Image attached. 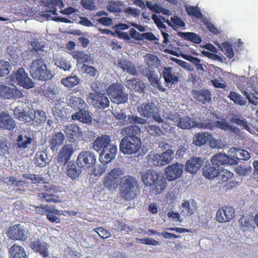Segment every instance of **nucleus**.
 I'll return each mask as SVG.
<instances>
[{"label": "nucleus", "instance_id": "e2e57ef3", "mask_svg": "<svg viewBox=\"0 0 258 258\" xmlns=\"http://www.w3.org/2000/svg\"><path fill=\"white\" fill-rule=\"evenodd\" d=\"M9 63L7 61L0 60V77H4L9 73Z\"/></svg>", "mask_w": 258, "mask_h": 258}, {"label": "nucleus", "instance_id": "dca6fc26", "mask_svg": "<svg viewBox=\"0 0 258 258\" xmlns=\"http://www.w3.org/2000/svg\"><path fill=\"white\" fill-rule=\"evenodd\" d=\"M64 133L68 141L75 143L82 136L81 128L77 124L69 123L64 126Z\"/></svg>", "mask_w": 258, "mask_h": 258}, {"label": "nucleus", "instance_id": "09e8293b", "mask_svg": "<svg viewBox=\"0 0 258 258\" xmlns=\"http://www.w3.org/2000/svg\"><path fill=\"white\" fill-rule=\"evenodd\" d=\"M79 79L75 76L63 78L61 81V83L68 88H73L79 84Z\"/></svg>", "mask_w": 258, "mask_h": 258}, {"label": "nucleus", "instance_id": "c756f323", "mask_svg": "<svg viewBox=\"0 0 258 258\" xmlns=\"http://www.w3.org/2000/svg\"><path fill=\"white\" fill-rule=\"evenodd\" d=\"M126 87L131 91L140 93H144L145 85L139 78H134L125 82Z\"/></svg>", "mask_w": 258, "mask_h": 258}, {"label": "nucleus", "instance_id": "6e6d98bb", "mask_svg": "<svg viewBox=\"0 0 258 258\" xmlns=\"http://www.w3.org/2000/svg\"><path fill=\"white\" fill-rule=\"evenodd\" d=\"M8 142L4 139H0V156H6L10 153Z\"/></svg>", "mask_w": 258, "mask_h": 258}, {"label": "nucleus", "instance_id": "1a4fd4ad", "mask_svg": "<svg viewBox=\"0 0 258 258\" xmlns=\"http://www.w3.org/2000/svg\"><path fill=\"white\" fill-rule=\"evenodd\" d=\"M142 144L141 140L122 138L119 144V150L124 155H132L139 151Z\"/></svg>", "mask_w": 258, "mask_h": 258}, {"label": "nucleus", "instance_id": "39448f33", "mask_svg": "<svg viewBox=\"0 0 258 258\" xmlns=\"http://www.w3.org/2000/svg\"><path fill=\"white\" fill-rule=\"evenodd\" d=\"M123 174L121 169L115 168L111 169L104 177L102 181L104 188L109 191H113L118 185L120 176Z\"/></svg>", "mask_w": 258, "mask_h": 258}, {"label": "nucleus", "instance_id": "79ce46f5", "mask_svg": "<svg viewBox=\"0 0 258 258\" xmlns=\"http://www.w3.org/2000/svg\"><path fill=\"white\" fill-rule=\"evenodd\" d=\"M195 125V121L188 116L180 117L177 123V126L182 129H190Z\"/></svg>", "mask_w": 258, "mask_h": 258}, {"label": "nucleus", "instance_id": "5701e85b", "mask_svg": "<svg viewBox=\"0 0 258 258\" xmlns=\"http://www.w3.org/2000/svg\"><path fill=\"white\" fill-rule=\"evenodd\" d=\"M191 95L197 101L206 104L211 101V94L209 90L203 89L201 90H193Z\"/></svg>", "mask_w": 258, "mask_h": 258}, {"label": "nucleus", "instance_id": "a18cd8bd", "mask_svg": "<svg viewBox=\"0 0 258 258\" xmlns=\"http://www.w3.org/2000/svg\"><path fill=\"white\" fill-rule=\"evenodd\" d=\"M221 50L224 52V54L229 58H232L234 56V51L232 45L228 41L222 43L218 46Z\"/></svg>", "mask_w": 258, "mask_h": 258}, {"label": "nucleus", "instance_id": "0eeeda50", "mask_svg": "<svg viewBox=\"0 0 258 258\" xmlns=\"http://www.w3.org/2000/svg\"><path fill=\"white\" fill-rule=\"evenodd\" d=\"M10 78L12 81L17 83L19 86L27 89L32 88L35 86V83L28 77L23 68H20L17 71L13 72Z\"/></svg>", "mask_w": 258, "mask_h": 258}, {"label": "nucleus", "instance_id": "423d86ee", "mask_svg": "<svg viewBox=\"0 0 258 258\" xmlns=\"http://www.w3.org/2000/svg\"><path fill=\"white\" fill-rule=\"evenodd\" d=\"M138 111L140 115L144 117H152L159 123L163 122V120L157 112V107L152 102L142 103L138 107Z\"/></svg>", "mask_w": 258, "mask_h": 258}, {"label": "nucleus", "instance_id": "ea45409f", "mask_svg": "<svg viewBox=\"0 0 258 258\" xmlns=\"http://www.w3.org/2000/svg\"><path fill=\"white\" fill-rule=\"evenodd\" d=\"M48 160L47 155L45 152H37L35 155V163L40 167L45 166L48 163Z\"/></svg>", "mask_w": 258, "mask_h": 258}, {"label": "nucleus", "instance_id": "a19ab883", "mask_svg": "<svg viewBox=\"0 0 258 258\" xmlns=\"http://www.w3.org/2000/svg\"><path fill=\"white\" fill-rule=\"evenodd\" d=\"M229 156L225 154L219 153L214 155L211 159L212 163L217 166L228 164Z\"/></svg>", "mask_w": 258, "mask_h": 258}, {"label": "nucleus", "instance_id": "6ab92c4d", "mask_svg": "<svg viewBox=\"0 0 258 258\" xmlns=\"http://www.w3.org/2000/svg\"><path fill=\"white\" fill-rule=\"evenodd\" d=\"M0 96L7 99H17L23 97V92L16 88L0 85Z\"/></svg>", "mask_w": 258, "mask_h": 258}, {"label": "nucleus", "instance_id": "f257e3e1", "mask_svg": "<svg viewBox=\"0 0 258 258\" xmlns=\"http://www.w3.org/2000/svg\"><path fill=\"white\" fill-rule=\"evenodd\" d=\"M141 177L144 185L150 187L156 194L162 192L166 187V178L154 169L142 172Z\"/></svg>", "mask_w": 258, "mask_h": 258}, {"label": "nucleus", "instance_id": "7ed1b4c3", "mask_svg": "<svg viewBox=\"0 0 258 258\" xmlns=\"http://www.w3.org/2000/svg\"><path fill=\"white\" fill-rule=\"evenodd\" d=\"M29 72L31 76L38 81H46L50 80L52 76L44 60L40 58L32 60L30 66Z\"/></svg>", "mask_w": 258, "mask_h": 258}, {"label": "nucleus", "instance_id": "aec40b11", "mask_svg": "<svg viewBox=\"0 0 258 258\" xmlns=\"http://www.w3.org/2000/svg\"><path fill=\"white\" fill-rule=\"evenodd\" d=\"M44 6L49 9L48 11H45L46 13L42 16L47 19L51 17L50 14L56 15L57 7L61 8L63 6V2L60 0H46L43 2Z\"/></svg>", "mask_w": 258, "mask_h": 258}, {"label": "nucleus", "instance_id": "4468645a", "mask_svg": "<svg viewBox=\"0 0 258 258\" xmlns=\"http://www.w3.org/2000/svg\"><path fill=\"white\" fill-rule=\"evenodd\" d=\"M183 165L179 162L171 164L165 169V175L169 181H172L179 178L182 174Z\"/></svg>", "mask_w": 258, "mask_h": 258}, {"label": "nucleus", "instance_id": "bb28decb", "mask_svg": "<svg viewBox=\"0 0 258 258\" xmlns=\"http://www.w3.org/2000/svg\"><path fill=\"white\" fill-rule=\"evenodd\" d=\"M86 108H83L78 112L72 115V119L73 120H79L84 123H91L92 121V113Z\"/></svg>", "mask_w": 258, "mask_h": 258}, {"label": "nucleus", "instance_id": "ddd939ff", "mask_svg": "<svg viewBox=\"0 0 258 258\" xmlns=\"http://www.w3.org/2000/svg\"><path fill=\"white\" fill-rule=\"evenodd\" d=\"M174 152L168 149L161 154H156L150 156L152 164L155 166H164L170 163L173 159Z\"/></svg>", "mask_w": 258, "mask_h": 258}, {"label": "nucleus", "instance_id": "9d476101", "mask_svg": "<svg viewBox=\"0 0 258 258\" xmlns=\"http://www.w3.org/2000/svg\"><path fill=\"white\" fill-rule=\"evenodd\" d=\"M7 236L14 241H24L28 237V230L20 224H15L8 229Z\"/></svg>", "mask_w": 258, "mask_h": 258}, {"label": "nucleus", "instance_id": "9b49d317", "mask_svg": "<svg viewBox=\"0 0 258 258\" xmlns=\"http://www.w3.org/2000/svg\"><path fill=\"white\" fill-rule=\"evenodd\" d=\"M96 161V159L94 153L90 151H85L80 152L76 162L80 168L88 169L93 167Z\"/></svg>", "mask_w": 258, "mask_h": 258}, {"label": "nucleus", "instance_id": "f3484780", "mask_svg": "<svg viewBox=\"0 0 258 258\" xmlns=\"http://www.w3.org/2000/svg\"><path fill=\"white\" fill-rule=\"evenodd\" d=\"M13 113L16 118L25 122H30L35 117L34 111L29 107L22 108L18 106L14 109Z\"/></svg>", "mask_w": 258, "mask_h": 258}, {"label": "nucleus", "instance_id": "2eb2a0df", "mask_svg": "<svg viewBox=\"0 0 258 258\" xmlns=\"http://www.w3.org/2000/svg\"><path fill=\"white\" fill-rule=\"evenodd\" d=\"M111 140L109 136L102 135L98 137L93 143V149L97 151L101 152V155L102 156L104 152L108 151L110 146L113 145L110 144Z\"/></svg>", "mask_w": 258, "mask_h": 258}, {"label": "nucleus", "instance_id": "8fccbe9b", "mask_svg": "<svg viewBox=\"0 0 258 258\" xmlns=\"http://www.w3.org/2000/svg\"><path fill=\"white\" fill-rule=\"evenodd\" d=\"M55 193L46 194V193H39L38 197L44 200L47 202H53L59 203L61 202L59 197L55 195Z\"/></svg>", "mask_w": 258, "mask_h": 258}, {"label": "nucleus", "instance_id": "cd10ccee", "mask_svg": "<svg viewBox=\"0 0 258 258\" xmlns=\"http://www.w3.org/2000/svg\"><path fill=\"white\" fill-rule=\"evenodd\" d=\"M47 244L45 243H42L39 240L31 241L30 244V248L34 251L39 252L43 258H47L48 256V251Z\"/></svg>", "mask_w": 258, "mask_h": 258}, {"label": "nucleus", "instance_id": "412c9836", "mask_svg": "<svg viewBox=\"0 0 258 258\" xmlns=\"http://www.w3.org/2000/svg\"><path fill=\"white\" fill-rule=\"evenodd\" d=\"M123 135L122 138L135 140H141V130L140 127L136 125H130L124 127L122 130Z\"/></svg>", "mask_w": 258, "mask_h": 258}, {"label": "nucleus", "instance_id": "b1692460", "mask_svg": "<svg viewBox=\"0 0 258 258\" xmlns=\"http://www.w3.org/2000/svg\"><path fill=\"white\" fill-rule=\"evenodd\" d=\"M204 163L201 157H191L185 164V170L192 174H196Z\"/></svg>", "mask_w": 258, "mask_h": 258}, {"label": "nucleus", "instance_id": "a878e982", "mask_svg": "<svg viewBox=\"0 0 258 258\" xmlns=\"http://www.w3.org/2000/svg\"><path fill=\"white\" fill-rule=\"evenodd\" d=\"M64 139V135L61 132L52 134L48 141L51 150L53 152L56 151L58 147L62 144Z\"/></svg>", "mask_w": 258, "mask_h": 258}, {"label": "nucleus", "instance_id": "680f3d73", "mask_svg": "<svg viewBox=\"0 0 258 258\" xmlns=\"http://www.w3.org/2000/svg\"><path fill=\"white\" fill-rule=\"evenodd\" d=\"M231 122L240 126L241 127L249 131L250 130V126L248 125L247 121L245 119H240L239 118H233L231 119Z\"/></svg>", "mask_w": 258, "mask_h": 258}, {"label": "nucleus", "instance_id": "20e7f679", "mask_svg": "<svg viewBox=\"0 0 258 258\" xmlns=\"http://www.w3.org/2000/svg\"><path fill=\"white\" fill-rule=\"evenodd\" d=\"M107 92L114 103L119 104L127 101L128 94L124 92V87L120 83H112L107 88Z\"/></svg>", "mask_w": 258, "mask_h": 258}, {"label": "nucleus", "instance_id": "c9c22d12", "mask_svg": "<svg viewBox=\"0 0 258 258\" xmlns=\"http://www.w3.org/2000/svg\"><path fill=\"white\" fill-rule=\"evenodd\" d=\"M119 67L124 71L132 75L137 74V70L135 66L131 61L125 59H120L118 62Z\"/></svg>", "mask_w": 258, "mask_h": 258}, {"label": "nucleus", "instance_id": "774afa93", "mask_svg": "<svg viewBox=\"0 0 258 258\" xmlns=\"http://www.w3.org/2000/svg\"><path fill=\"white\" fill-rule=\"evenodd\" d=\"M42 189L44 191L42 193L51 194L58 192V187L53 184L44 185L42 186Z\"/></svg>", "mask_w": 258, "mask_h": 258}, {"label": "nucleus", "instance_id": "5fc2aeb1", "mask_svg": "<svg viewBox=\"0 0 258 258\" xmlns=\"http://www.w3.org/2000/svg\"><path fill=\"white\" fill-rule=\"evenodd\" d=\"M218 176L220 181V183H222L231 179L233 176V174L227 170H223L219 172Z\"/></svg>", "mask_w": 258, "mask_h": 258}, {"label": "nucleus", "instance_id": "3c124183", "mask_svg": "<svg viewBox=\"0 0 258 258\" xmlns=\"http://www.w3.org/2000/svg\"><path fill=\"white\" fill-rule=\"evenodd\" d=\"M228 97L233 101L235 104L239 105L242 106L245 104V101L243 100L242 96L235 92L231 91L228 96Z\"/></svg>", "mask_w": 258, "mask_h": 258}, {"label": "nucleus", "instance_id": "6e6552de", "mask_svg": "<svg viewBox=\"0 0 258 258\" xmlns=\"http://www.w3.org/2000/svg\"><path fill=\"white\" fill-rule=\"evenodd\" d=\"M87 101L94 108L104 109L109 106L110 101L105 94L101 93H89Z\"/></svg>", "mask_w": 258, "mask_h": 258}, {"label": "nucleus", "instance_id": "c03bdc74", "mask_svg": "<svg viewBox=\"0 0 258 258\" xmlns=\"http://www.w3.org/2000/svg\"><path fill=\"white\" fill-rule=\"evenodd\" d=\"M204 176L208 179H213L218 176L219 169L211 166H205L203 170Z\"/></svg>", "mask_w": 258, "mask_h": 258}, {"label": "nucleus", "instance_id": "f704fd0d", "mask_svg": "<svg viewBox=\"0 0 258 258\" xmlns=\"http://www.w3.org/2000/svg\"><path fill=\"white\" fill-rule=\"evenodd\" d=\"M68 103L74 109L79 111L87 107V105L83 99L76 96H71L68 99Z\"/></svg>", "mask_w": 258, "mask_h": 258}, {"label": "nucleus", "instance_id": "f8f14e48", "mask_svg": "<svg viewBox=\"0 0 258 258\" xmlns=\"http://www.w3.org/2000/svg\"><path fill=\"white\" fill-rule=\"evenodd\" d=\"M235 209L231 206H224L218 209L216 212L215 220L219 223L229 222L235 217Z\"/></svg>", "mask_w": 258, "mask_h": 258}, {"label": "nucleus", "instance_id": "603ef678", "mask_svg": "<svg viewBox=\"0 0 258 258\" xmlns=\"http://www.w3.org/2000/svg\"><path fill=\"white\" fill-rule=\"evenodd\" d=\"M146 122V119L139 117L136 114L129 115L127 116V123L145 124Z\"/></svg>", "mask_w": 258, "mask_h": 258}, {"label": "nucleus", "instance_id": "473e14b6", "mask_svg": "<svg viewBox=\"0 0 258 258\" xmlns=\"http://www.w3.org/2000/svg\"><path fill=\"white\" fill-rule=\"evenodd\" d=\"M212 137L211 133L202 132L196 134L193 137L192 143L197 146L205 145Z\"/></svg>", "mask_w": 258, "mask_h": 258}, {"label": "nucleus", "instance_id": "37998d69", "mask_svg": "<svg viewBox=\"0 0 258 258\" xmlns=\"http://www.w3.org/2000/svg\"><path fill=\"white\" fill-rule=\"evenodd\" d=\"M72 56L76 60L77 63L83 64L90 61V57L83 51H75L73 52Z\"/></svg>", "mask_w": 258, "mask_h": 258}, {"label": "nucleus", "instance_id": "c85d7f7f", "mask_svg": "<svg viewBox=\"0 0 258 258\" xmlns=\"http://www.w3.org/2000/svg\"><path fill=\"white\" fill-rule=\"evenodd\" d=\"M30 44L31 46L30 51L36 56L40 57L46 52L45 43L40 42L38 39L31 41Z\"/></svg>", "mask_w": 258, "mask_h": 258}, {"label": "nucleus", "instance_id": "0e129e2a", "mask_svg": "<svg viewBox=\"0 0 258 258\" xmlns=\"http://www.w3.org/2000/svg\"><path fill=\"white\" fill-rule=\"evenodd\" d=\"M4 182L8 185H15L16 186H21L25 183V181L22 180L17 181L13 176L8 177L4 179Z\"/></svg>", "mask_w": 258, "mask_h": 258}, {"label": "nucleus", "instance_id": "393cba45", "mask_svg": "<svg viewBox=\"0 0 258 258\" xmlns=\"http://www.w3.org/2000/svg\"><path fill=\"white\" fill-rule=\"evenodd\" d=\"M162 76L167 85H175L179 81V75L174 72L171 67H165Z\"/></svg>", "mask_w": 258, "mask_h": 258}, {"label": "nucleus", "instance_id": "052dcab7", "mask_svg": "<svg viewBox=\"0 0 258 258\" xmlns=\"http://www.w3.org/2000/svg\"><path fill=\"white\" fill-rule=\"evenodd\" d=\"M147 131L149 134L155 137L160 136L163 133L159 126L155 125H148Z\"/></svg>", "mask_w": 258, "mask_h": 258}, {"label": "nucleus", "instance_id": "de8ad7c7", "mask_svg": "<svg viewBox=\"0 0 258 258\" xmlns=\"http://www.w3.org/2000/svg\"><path fill=\"white\" fill-rule=\"evenodd\" d=\"M146 65L153 68H157L160 65V60L156 55L152 54L146 55Z\"/></svg>", "mask_w": 258, "mask_h": 258}, {"label": "nucleus", "instance_id": "13d9d810", "mask_svg": "<svg viewBox=\"0 0 258 258\" xmlns=\"http://www.w3.org/2000/svg\"><path fill=\"white\" fill-rule=\"evenodd\" d=\"M197 126L199 128L207 129L212 131L215 128V121L212 119L208 121L204 120L201 122L198 123Z\"/></svg>", "mask_w": 258, "mask_h": 258}, {"label": "nucleus", "instance_id": "f03ea898", "mask_svg": "<svg viewBox=\"0 0 258 258\" xmlns=\"http://www.w3.org/2000/svg\"><path fill=\"white\" fill-rule=\"evenodd\" d=\"M119 185V194L122 199L130 201L137 195L139 185L135 177L129 175L122 176L120 179Z\"/></svg>", "mask_w": 258, "mask_h": 258}, {"label": "nucleus", "instance_id": "69168bd1", "mask_svg": "<svg viewBox=\"0 0 258 258\" xmlns=\"http://www.w3.org/2000/svg\"><path fill=\"white\" fill-rule=\"evenodd\" d=\"M93 231L96 232L102 239L107 238L111 236L110 233L102 227L94 228Z\"/></svg>", "mask_w": 258, "mask_h": 258}, {"label": "nucleus", "instance_id": "4be33fe9", "mask_svg": "<svg viewBox=\"0 0 258 258\" xmlns=\"http://www.w3.org/2000/svg\"><path fill=\"white\" fill-rule=\"evenodd\" d=\"M16 126L15 120L9 114L0 113V128L2 130L13 131Z\"/></svg>", "mask_w": 258, "mask_h": 258}, {"label": "nucleus", "instance_id": "49530a36", "mask_svg": "<svg viewBox=\"0 0 258 258\" xmlns=\"http://www.w3.org/2000/svg\"><path fill=\"white\" fill-rule=\"evenodd\" d=\"M181 206L183 208L181 213L187 216L192 215L196 210V205L195 204L190 205L188 201H185Z\"/></svg>", "mask_w": 258, "mask_h": 258}, {"label": "nucleus", "instance_id": "72a5a7b5", "mask_svg": "<svg viewBox=\"0 0 258 258\" xmlns=\"http://www.w3.org/2000/svg\"><path fill=\"white\" fill-rule=\"evenodd\" d=\"M117 151V149L116 145H110V148L108 149V151L104 152L102 156L101 155V153L100 154L99 156L101 162L104 164H107L110 162L115 157Z\"/></svg>", "mask_w": 258, "mask_h": 258}, {"label": "nucleus", "instance_id": "bf43d9fd", "mask_svg": "<svg viewBox=\"0 0 258 258\" xmlns=\"http://www.w3.org/2000/svg\"><path fill=\"white\" fill-rule=\"evenodd\" d=\"M82 72L86 73L91 77H95L97 73V70L94 67L89 66L85 64H83L81 67Z\"/></svg>", "mask_w": 258, "mask_h": 258}, {"label": "nucleus", "instance_id": "4c0bfd02", "mask_svg": "<svg viewBox=\"0 0 258 258\" xmlns=\"http://www.w3.org/2000/svg\"><path fill=\"white\" fill-rule=\"evenodd\" d=\"M177 34L184 40L190 41L194 43L200 44L202 42L201 37L198 34L194 32H179Z\"/></svg>", "mask_w": 258, "mask_h": 258}, {"label": "nucleus", "instance_id": "7c9ffc66", "mask_svg": "<svg viewBox=\"0 0 258 258\" xmlns=\"http://www.w3.org/2000/svg\"><path fill=\"white\" fill-rule=\"evenodd\" d=\"M9 254L10 258H27L24 248L16 243L9 249Z\"/></svg>", "mask_w": 258, "mask_h": 258}, {"label": "nucleus", "instance_id": "864d4df0", "mask_svg": "<svg viewBox=\"0 0 258 258\" xmlns=\"http://www.w3.org/2000/svg\"><path fill=\"white\" fill-rule=\"evenodd\" d=\"M185 10L189 16H195L197 18H202L203 14L197 7L188 6L185 8Z\"/></svg>", "mask_w": 258, "mask_h": 258}, {"label": "nucleus", "instance_id": "338daca9", "mask_svg": "<svg viewBox=\"0 0 258 258\" xmlns=\"http://www.w3.org/2000/svg\"><path fill=\"white\" fill-rule=\"evenodd\" d=\"M137 241L141 244L151 245H159L160 242L153 238H144L137 239Z\"/></svg>", "mask_w": 258, "mask_h": 258}, {"label": "nucleus", "instance_id": "2f4dec72", "mask_svg": "<svg viewBox=\"0 0 258 258\" xmlns=\"http://www.w3.org/2000/svg\"><path fill=\"white\" fill-rule=\"evenodd\" d=\"M16 145L20 149H25L29 147L32 142V138L26 134H21L18 136Z\"/></svg>", "mask_w": 258, "mask_h": 258}, {"label": "nucleus", "instance_id": "a211bd4d", "mask_svg": "<svg viewBox=\"0 0 258 258\" xmlns=\"http://www.w3.org/2000/svg\"><path fill=\"white\" fill-rule=\"evenodd\" d=\"M74 152L72 144H67L62 146L56 157L57 161L60 165H66L70 160Z\"/></svg>", "mask_w": 258, "mask_h": 258}, {"label": "nucleus", "instance_id": "4d7b16f0", "mask_svg": "<svg viewBox=\"0 0 258 258\" xmlns=\"http://www.w3.org/2000/svg\"><path fill=\"white\" fill-rule=\"evenodd\" d=\"M219 128L223 130H230L234 131L235 130H238L236 127H233L228 122L225 121H215V128Z\"/></svg>", "mask_w": 258, "mask_h": 258}, {"label": "nucleus", "instance_id": "58836bf2", "mask_svg": "<svg viewBox=\"0 0 258 258\" xmlns=\"http://www.w3.org/2000/svg\"><path fill=\"white\" fill-rule=\"evenodd\" d=\"M62 215L61 211L54 208H50L46 215V219L50 223L58 224L60 222V219L57 215Z\"/></svg>", "mask_w": 258, "mask_h": 258}, {"label": "nucleus", "instance_id": "e433bc0d", "mask_svg": "<svg viewBox=\"0 0 258 258\" xmlns=\"http://www.w3.org/2000/svg\"><path fill=\"white\" fill-rule=\"evenodd\" d=\"M82 172L77 164L70 163L67 168V174L72 179H75L79 177Z\"/></svg>", "mask_w": 258, "mask_h": 258}]
</instances>
